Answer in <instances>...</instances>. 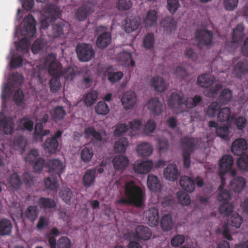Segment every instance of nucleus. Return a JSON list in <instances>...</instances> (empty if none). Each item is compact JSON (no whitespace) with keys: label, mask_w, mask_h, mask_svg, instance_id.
Returning a JSON list of instances; mask_svg holds the SVG:
<instances>
[{"label":"nucleus","mask_w":248,"mask_h":248,"mask_svg":"<svg viewBox=\"0 0 248 248\" xmlns=\"http://www.w3.org/2000/svg\"><path fill=\"white\" fill-rule=\"evenodd\" d=\"M46 167L48 172L52 176H56L59 178H61V175L65 170V166L63 163L56 159L49 160L46 164Z\"/></svg>","instance_id":"obj_8"},{"label":"nucleus","mask_w":248,"mask_h":248,"mask_svg":"<svg viewBox=\"0 0 248 248\" xmlns=\"http://www.w3.org/2000/svg\"><path fill=\"white\" fill-rule=\"evenodd\" d=\"M232 98V91L228 88H225L220 92L217 100L218 102L220 104L226 105L230 102Z\"/></svg>","instance_id":"obj_30"},{"label":"nucleus","mask_w":248,"mask_h":248,"mask_svg":"<svg viewBox=\"0 0 248 248\" xmlns=\"http://www.w3.org/2000/svg\"><path fill=\"white\" fill-rule=\"evenodd\" d=\"M215 80L214 76L203 74L198 77L197 84L202 88H208L213 84Z\"/></svg>","instance_id":"obj_21"},{"label":"nucleus","mask_w":248,"mask_h":248,"mask_svg":"<svg viewBox=\"0 0 248 248\" xmlns=\"http://www.w3.org/2000/svg\"><path fill=\"white\" fill-rule=\"evenodd\" d=\"M39 210L36 205H29L24 212L25 217L31 222H34L38 217Z\"/></svg>","instance_id":"obj_32"},{"label":"nucleus","mask_w":248,"mask_h":248,"mask_svg":"<svg viewBox=\"0 0 248 248\" xmlns=\"http://www.w3.org/2000/svg\"><path fill=\"white\" fill-rule=\"evenodd\" d=\"M46 17L41 21V28L46 29L50 23L59 18L61 16L60 9L55 4H48L44 9Z\"/></svg>","instance_id":"obj_3"},{"label":"nucleus","mask_w":248,"mask_h":248,"mask_svg":"<svg viewBox=\"0 0 248 248\" xmlns=\"http://www.w3.org/2000/svg\"><path fill=\"white\" fill-rule=\"evenodd\" d=\"M146 218L148 224L151 227L157 226L159 222L158 210L155 207H151L145 212Z\"/></svg>","instance_id":"obj_13"},{"label":"nucleus","mask_w":248,"mask_h":248,"mask_svg":"<svg viewBox=\"0 0 248 248\" xmlns=\"http://www.w3.org/2000/svg\"><path fill=\"white\" fill-rule=\"evenodd\" d=\"M220 106L219 103L217 101H214L209 106L207 111L206 114L210 117H215L220 109Z\"/></svg>","instance_id":"obj_52"},{"label":"nucleus","mask_w":248,"mask_h":248,"mask_svg":"<svg viewBox=\"0 0 248 248\" xmlns=\"http://www.w3.org/2000/svg\"><path fill=\"white\" fill-rule=\"evenodd\" d=\"M175 75L180 80H186L187 77L188 76L187 71L183 66H179L176 67L175 72Z\"/></svg>","instance_id":"obj_62"},{"label":"nucleus","mask_w":248,"mask_h":248,"mask_svg":"<svg viewBox=\"0 0 248 248\" xmlns=\"http://www.w3.org/2000/svg\"><path fill=\"white\" fill-rule=\"evenodd\" d=\"M155 42V39L154 33H148L144 38L143 46L147 49H151L154 46Z\"/></svg>","instance_id":"obj_57"},{"label":"nucleus","mask_w":248,"mask_h":248,"mask_svg":"<svg viewBox=\"0 0 248 248\" xmlns=\"http://www.w3.org/2000/svg\"><path fill=\"white\" fill-rule=\"evenodd\" d=\"M37 204L40 209L46 210L56 207L55 201L49 198L41 197L37 201Z\"/></svg>","instance_id":"obj_22"},{"label":"nucleus","mask_w":248,"mask_h":248,"mask_svg":"<svg viewBox=\"0 0 248 248\" xmlns=\"http://www.w3.org/2000/svg\"><path fill=\"white\" fill-rule=\"evenodd\" d=\"M160 226L164 231H169L172 229L173 222L171 215L168 214L162 217L160 221Z\"/></svg>","instance_id":"obj_36"},{"label":"nucleus","mask_w":248,"mask_h":248,"mask_svg":"<svg viewBox=\"0 0 248 248\" xmlns=\"http://www.w3.org/2000/svg\"><path fill=\"white\" fill-rule=\"evenodd\" d=\"M71 246L70 240L66 236H62L57 243L58 248H71Z\"/></svg>","instance_id":"obj_64"},{"label":"nucleus","mask_w":248,"mask_h":248,"mask_svg":"<svg viewBox=\"0 0 248 248\" xmlns=\"http://www.w3.org/2000/svg\"><path fill=\"white\" fill-rule=\"evenodd\" d=\"M148 108L155 115H159L162 111L163 105L156 98L150 99L147 104Z\"/></svg>","instance_id":"obj_19"},{"label":"nucleus","mask_w":248,"mask_h":248,"mask_svg":"<svg viewBox=\"0 0 248 248\" xmlns=\"http://www.w3.org/2000/svg\"><path fill=\"white\" fill-rule=\"evenodd\" d=\"M153 149L151 145L146 142L142 143L137 146V151L138 155L142 157H148L153 153Z\"/></svg>","instance_id":"obj_28"},{"label":"nucleus","mask_w":248,"mask_h":248,"mask_svg":"<svg viewBox=\"0 0 248 248\" xmlns=\"http://www.w3.org/2000/svg\"><path fill=\"white\" fill-rule=\"evenodd\" d=\"M128 159L123 155H117L113 159V164L115 169L123 170L128 166Z\"/></svg>","instance_id":"obj_27"},{"label":"nucleus","mask_w":248,"mask_h":248,"mask_svg":"<svg viewBox=\"0 0 248 248\" xmlns=\"http://www.w3.org/2000/svg\"><path fill=\"white\" fill-rule=\"evenodd\" d=\"M198 140L197 139L185 137L181 140V144L184 147L183 152L188 151L192 153L195 150Z\"/></svg>","instance_id":"obj_20"},{"label":"nucleus","mask_w":248,"mask_h":248,"mask_svg":"<svg viewBox=\"0 0 248 248\" xmlns=\"http://www.w3.org/2000/svg\"><path fill=\"white\" fill-rule=\"evenodd\" d=\"M212 31L204 29H198L195 32L196 40L198 46L201 48L204 46L211 45L213 41Z\"/></svg>","instance_id":"obj_6"},{"label":"nucleus","mask_w":248,"mask_h":248,"mask_svg":"<svg viewBox=\"0 0 248 248\" xmlns=\"http://www.w3.org/2000/svg\"><path fill=\"white\" fill-rule=\"evenodd\" d=\"M248 145L246 140L243 138L236 139L232 142L231 151L235 155H242L247 149Z\"/></svg>","instance_id":"obj_10"},{"label":"nucleus","mask_w":248,"mask_h":248,"mask_svg":"<svg viewBox=\"0 0 248 248\" xmlns=\"http://www.w3.org/2000/svg\"><path fill=\"white\" fill-rule=\"evenodd\" d=\"M238 168L243 170H248V155H241L237 161Z\"/></svg>","instance_id":"obj_56"},{"label":"nucleus","mask_w":248,"mask_h":248,"mask_svg":"<svg viewBox=\"0 0 248 248\" xmlns=\"http://www.w3.org/2000/svg\"><path fill=\"white\" fill-rule=\"evenodd\" d=\"M218 211L221 215L228 217L229 215L233 213V205L229 202H223L219 206Z\"/></svg>","instance_id":"obj_43"},{"label":"nucleus","mask_w":248,"mask_h":248,"mask_svg":"<svg viewBox=\"0 0 248 248\" xmlns=\"http://www.w3.org/2000/svg\"><path fill=\"white\" fill-rule=\"evenodd\" d=\"M164 175L168 180L174 181L177 180L179 175L177 166L174 164H169L164 170Z\"/></svg>","instance_id":"obj_15"},{"label":"nucleus","mask_w":248,"mask_h":248,"mask_svg":"<svg viewBox=\"0 0 248 248\" xmlns=\"http://www.w3.org/2000/svg\"><path fill=\"white\" fill-rule=\"evenodd\" d=\"M60 197L66 203L69 204L74 198L73 192L68 187L62 188L60 191Z\"/></svg>","instance_id":"obj_41"},{"label":"nucleus","mask_w":248,"mask_h":248,"mask_svg":"<svg viewBox=\"0 0 248 248\" xmlns=\"http://www.w3.org/2000/svg\"><path fill=\"white\" fill-rule=\"evenodd\" d=\"M76 51L78 60L84 62L91 60L94 56L95 54L92 46L87 44L78 45Z\"/></svg>","instance_id":"obj_5"},{"label":"nucleus","mask_w":248,"mask_h":248,"mask_svg":"<svg viewBox=\"0 0 248 248\" xmlns=\"http://www.w3.org/2000/svg\"><path fill=\"white\" fill-rule=\"evenodd\" d=\"M23 82V77L22 75L17 72L13 73L11 75V79L9 81V85L14 87L18 86Z\"/></svg>","instance_id":"obj_49"},{"label":"nucleus","mask_w":248,"mask_h":248,"mask_svg":"<svg viewBox=\"0 0 248 248\" xmlns=\"http://www.w3.org/2000/svg\"><path fill=\"white\" fill-rule=\"evenodd\" d=\"M60 77H54L49 81L50 91L53 93L57 92L61 87Z\"/></svg>","instance_id":"obj_58"},{"label":"nucleus","mask_w":248,"mask_h":248,"mask_svg":"<svg viewBox=\"0 0 248 248\" xmlns=\"http://www.w3.org/2000/svg\"><path fill=\"white\" fill-rule=\"evenodd\" d=\"M217 232L218 233H221L224 238L229 241L232 240V238L230 234V227L226 223L223 224L221 228H218Z\"/></svg>","instance_id":"obj_61"},{"label":"nucleus","mask_w":248,"mask_h":248,"mask_svg":"<svg viewBox=\"0 0 248 248\" xmlns=\"http://www.w3.org/2000/svg\"><path fill=\"white\" fill-rule=\"evenodd\" d=\"M136 95L134 92L128 91L123 96L121 101L125 109H129L133 107L136 102Z\"/></svg>","instance_id":"obj_12"},{"label":"nucleus","mask_w":248,"mask_h":248,"mask_svg":"<svg viewBox=\"0 0 248 248\" xmlns=\"http://www.w3.org/2000/svg\"><path fill=\"white\" fill-rule=\"evenodd\" d=\"M98 96V93L96 91L92 90L86 96L84 102L86 106H91L96 100Z\"/></svg>","instance_id":"obj_59"},{"label":"nucleus","mask_w":248,"mask_h":248,"mask_svg":"<svg viewBox=\"0 0 248 248\" xmlns=\"http://www.w3.org/2000/svg\"><path fill=\"white\" fill-rule=\"evenodd\" d=\"M14 126L15 124L11 117H4L0 120V129L2 130L6 135L12 134Z\"/></svg>","instance_id":"obj_16"},{"label":"nucleus","mask_w":248,"mask_h":248,"mask_svg":"<svg viewBox=\"0 0 248 248\" xmlns=\"http://www.w3.org/2000/svg\"><path fill=\"white\" fill-rule=\"evenodd\" d=\"M175 21L170 17H165L161 22V26L167 32L171 33L176 28Z\"/></svg>","instance_id":"obj_40"},{"label":"nucleus","mask_w":248,"mask_h":248,"mask_svg":"<svg viewBox=\"0 0 248 248\" xmlns=\"http://www.w3.org/2000/svg\"><path fill=\"white\" fill-rule=\"evenodd\" d=\"M153 162L152 160L146 161H137L133 164L135 172L139 174H145L149 172L152 169Z\"/></svg>","instance_id":"obj_11"},{"label":"nucleus","mask_w":248,"mask_h":248,"mask_svg":"<svg viewBox=\"0 0 248 248\" xmlns=\"http://www.w3.org/2000/svg\"><path fill=\"white\" fill-rule=\"evenodd\" d=\"M111 41V34L108 32H104L97 37L96 44L97 47L104 49L108 46Z\"/></svg>","instance_id":"obj_25"},{"label":"nucleus","mask_w":248,"mask_h":248,"mask_svg":"<svg viewBox=\"0 0 248 248\" xmlns=\"http://www.w3.org/2000/svg\"><path fill=\"white\" fill-rule=\"evenodd\" d=\"M64 24L58 22L53 25L52 34L54 38L60 37L63 34Z\"/></svg>","instance_id":"obj_53"},{"label":"nucleus","mask_w":248,"mask_h":248,"mask_svg":"<svg viewBox=\"0 0 248 248\" xmlns=\"http://www.w3.org/2000/svg\"><path fill=\"white\" fill-rule=\"evenodd\" d=\"M246 185V180L242 177L234 178L230 182V186L234 192L239 193L245 187Z\"/></svg>","instance_id":"obj_26"},{"label":"nucleus","mask_w":248,"mask_h":248,"mask_svg":"<svg viewBox=\"0 0 248 248\" xmlns=\"http://www.w3.org/2000/svg\"><path fill=\"white\" fill-rule=\"evenodd\" d=\"M93 155V153L92 150L87 147L83 148L81 152V159L85 163L89 162L92 158Z\"/></svg>","instance_id":"obj_63"},{"label":"nucleus","mask_w":248,"mask_h":248,"mask_svg":"<svg viewBox=\"0 0 248 248\" xmlns=\"http://www.w3.org/2000/svg\"><path fill=\"white\" fill-rule=\"evenodd\" d=\"M231 110L229 108L225 107L220 110L218 113L217 120L219 122H231L234 117L231 115Z\"/></svg>","instance_id":"obj_37"},{"label":"nucleus","mask_w":248,"mask_h":248,"mask_svg":"<svg viewBox=\"0 0 248 248\" xmlns=\"http://www.w3.org/2000/svg\"><path fill=\"white\" fill-rule=\"evenodd\" d=\"M33 125V122L26 117L20 119L18 121V128L21 130L31 131Z\"/></svg>","instance_id":"obj_34"},{"label":"nucleus","mask_w":248,"mask_h":248,"mask_svg":"<svg viewBox=\"0 0 248 248\" xmlns=\"http://www.w3.org/2000/svg\"><path fill=\"white\" fill-rule=\"evenodd\" d=\"M135 232L137 238L143 240H148L152 235V232L150 229L146 226L140 225L136 228Z\"/></svg>","instance_id":"obj_24"},{"label":"nucleus","mask_w":248,"mask_h":248,"mask_svg":"<svg viewBox=\"0 0 248 248\" xmlns=\"http://www.w3.org/2000/svg\"><path fill=\"white\" fill-rule=\"evenodd\" d=\"M128 145V140L126 138L120 139L115 142L114 150L116 153H124Z\"/></svg>","instance_id":"obj_45"},{"label":"nucleus","mask_w":248,"mask_h":248,"mask_svg":"<svg viewBox=\"0 0 248 248\" xmlns=\"http://www.w3.org/2000/svg\"><path fill=\"white\" fill-rule=\"evenodd\" d=\"M140 25V22L135 18H126L124 29L126 32L130 33L137 30Z\"/></svg>","instance_id":"obj_42"},{"label":"nucleus","mask_w":248,"mask_h":248,"mask_svg":"<svg viewBox=\"0 0 248 248\" xmlns=\"http://www.w3.org/2000/svg\"><path fill=\"white\" fill-rule=\"evenodd\" d=\"M96 113L99 115H106L109 112V109L108 105L103 101L98 103L95 107Z\"/></svg>","instance_id":"obj_54"},{"label":"nucleus","mask_w":248,"mask_h":248,"mask_svg":"<svg viewBox=\"0 0 248 248\" xmlns=\"http://www.w3.org/2000/svg\"><path fill=\"white\" fill-rule=\"evenodd\" d=\"M10 186L15 189L19 188L21 186V182L19 176L16 173L12 174L9 178Z\"/></svg>","instance_id":"obj_60"},{"label":"nucleus","mask_w":248,"mask_h":248,"mask_svg":"<svg viewBox=\"0 0 248 248\" xmlns=\"http://www.w3.org/2000/svg\"><path fill=\"white\" fill-rule=\"evenodd\" d=\"M85 133L88 137H92L93 142H101L103 140V137L100 132L97 131L93 127H89L85 129Z\"/></svg>","instance_id":"obj_38"},{"label":"nucleus","mask_w":248,"mask_h":248,"mask_svg":"<svg viewBox=\"0 0 248 248\" xmlns=\"http://www.w3.org/2000/svg\"><path fill=\"white\" fill-rule=\"evenodd\" d=\"M129 129L130 131V136H134L138 134L142 126V122L140 120L135 119L129 123Z\"/></svg>","instance_id":"obj_47"},{"label":"nucleus","mask_w":248,"mask_h":248,"mask_svg":"<svg viewBox=\"0 0 248 248\" xmlns=\"http://www.w3.org/2000/svg\"><path fill=\"white\" fill-rule=\"evenodd\" d=\"M152 86L157 92H163L166 88L164 79L158 76L152 78Z\"/></svg>","instance_id":"obj_35"},{"label":"nucleus","mask_w":248,"mask_h":248,"mask_svg":"<svg viewBox=\"0 0 248 248\" xmlns=\"http://www.w3.org/2000/svg\"><path fill=\"white\" fill-rule=\"evenodd\" d=\"M12 225L10 220L3 218L0 221V235H9L12 230Z\"/></svg>","instance_id":"obj_44"},{"label":"nucleus","mask_w":248,"mask_h":248,"mask_svg":"<svg viewBox=\"0 0 248 248\" xmlns=\"http://www.w3.org/2000/svg\"><path fill=\"white\" fill-rule=\"evenodd\" d=\"M52 176V177H48L45 180V188L47 190L51 191L57 190L59 187L58 177L56 176Z\"/></svg>","instance_id":"obj_39"},{"label":"nucleus","mask_w":248,"mask_h":248,"mask_svg":"<svg viewBox=\"0 0 248 248\" xmlns=\"http://www.w3.org/2000/svg\"><path fill=\"white\" fill-rule=\"evenodd\" d=\"M242 217L237 213H233L232 216L227 218L228 223L232 227L238 228L242 222Z\"/></svg>","instance_id":"obj_48"},{"label":"nucleus","mask_w":248,"mask_h":248,"mask_svg":"<svg viewBox=\"0 0 248 248\" xmlns=\"http://www.w3.org/2000/svg\"><path fill=\"white\" fill-rule=\"evenodd\" d=\"M120 60L123 62L126 65H130L131 66H135V62L132 59L131 54L127 51H124L119 54Z\"/></svg>","instance_id":"obj_50"},{"label":"nucleus","mask_w":248,"mask_h":248,"mask_svg":"<svg viewBox=\"0 0 248 248\" xmlns=\"http://www.w3.org/2000/svg\"><path fill=\"white\" fill-rule=\"evenodd\" d=\"M96 174L95 169H90L86 170L83 176V184L86 188H89L93 185Z\"/></svg>","instance_id":"obj_17"},{"label":"nucleus","mask_w":248,"mask_h":248,"mask_svg":"<svg viewBox=\"0 0 248 248\" xmlns=\"http://www.w3.org/2000/svg\"><path fill=\"white\" fill-rule=\"evenodd\" d=\"M232 157L229 155H223L220 160L219 168L220 172L224 173L230 171L233 165Z\"/></svg>","instance_id":"obj_14"},{"label":"nucleus","mask_w":248,"mask_h":248,"mask_svg":"<svg viewBox=\"0 0 248 248\" xmlns=\"http://www.w3.org/2000/svg\"><path fill=\"white\" fill-rule=\"evenodd\" d=\"M244 29L245 28L242 24H238L233 30L232 36V43H238L242 40L244 36Z\"/></svg>","instance_id":"obj_31"},{"label":"nucleus","mask_w":248,"mask_h":248,"mask_svg":"<svg viewBox=\"0 0 248 248\" xmlns=\"http://www.w3.org/2000/svg\"><path fill=\"white\" fill-rule=\"evenodd\" d=\"M157 20V15L155 10H151L148 11L146 16L144 20L146 27H150L155 26Z\"/></svg>","instance_id":"obj_33"},{"label":"nucleus","mask_w":248,"mask_h":248,"mask_svg":"<svg viewBox=\"0 0 248 248\" xmlns=\"http://www.w3.org/2000/svg\"><path fill=\"white\" fill-rule=\"evenodd\" d=\"M76 72L75 68L69 66L64 70L62 69L61 77H63L66 80H72L76 76Z\"/></svg>","instance_id":"obj_55"},{"label":"nucleus","mask_w":248,"mask_h":248,"mask_svg":"<svg viewBox=\"0 0 248 248\" xmlns=\"http://www.w3.org/2000/svg\"><path fill=\"white\" fill-rule=\"evenodd\" d=\"M124 187V196L117 200V202L122 205L141 207L145 200V193L143 190L133 181L126 182Z\"/></svg>","instance_id":"obj_1"},{"label":"nucleus","mask_w":248,"mask_h":248,"mask_svg":"<svg viewBox=\"0 0 248 248\" xmlns=\"http://www.w3.org/2000/svg\"><path fill=\"white\" fill-rule=\"evenodd\" d=\"M89 14V9L85 6L80 7L76 13L77 19L80 21L85 20Z\"/></svg>","instance_id":"obj_51"},{"label":"nucleus","mask_w":248,"mask_h":248,"mask_svg":"<svg viewBox=\"0 0 248 248\" xmlns=\"http://www.w3.org/2000/svg\"><path fill=\"white\" fill-rule=\"evenodd\" d=\"M179 183L181 187L186 192L191 193L195 189V182L193 179L187 176L181 177Z\"/></svg>","instance_id":"obj_18"},{"label":"nucleus","mask_w":248,"mask_h":248,"mask_svg":"<svg viewBox=\"0 0 248 248\" xmlns=\"http://www.w3.org/2000/svg\"><path fill=\"white\" fill-rule=\"evenodd\" d=\"M46 65H48V72L53 77H61L62 65L57 61L56 56L53 53L48 55L45 62Z\"/></svg>","instance_id":"obj_4"},{"label":"nucleus","mask_w":248,"mask_h":248,"mask_svg":"<svg viewBox=\"0 0 248 248\" xmlns=\"http://www.w3.org/2000/svg\"><path fill=\"white\" fill-rule=\"evenodd\" d=\"M50 113L52 119L55 122L62 120L66 114L63 107L59 106L53 108L50 110Z\"/></svg>","instance_id":"obj_23"},{"label":"nucleus","mask_w":248,"mask_h":248,"mask_svg":"<svg viewBox=\"0 0 248 248\" xmlns=\"http://www.w3.org/2000/svg\"><path fill=\"white\" fill-rule=\"evenodd\" d=\"M248 71V65L246 61H239L234 67V72L237 77L245 74Z\"/></svg>","instance_id":"obj_46"},{"label":"nucleus","mask_w":248,"mask_h":248,"mask_svg":"<svg viewBox=\"0 0 248 248\" xmlns=\"http://www.w3.org/2000/svg\"><path fill=\"white\" fill-rule=\"evenodd\" d=\"M202 101V98L199 95H195L192 99L185 97L182 93L176 92H172L168 100L169 107L171 109H181L185 106L187 108L196 107Z\"/></svg>","instance_id":"obj_2"},{"label":"nucleus","mask_w":248,"mask_h":248,"mask_svg":"<svg viewBox=\"0 0 248 248\" xmlns=\"http://www.w3.org/2000/svg\"><path fill=\"white\" fill-rule=\"evenodd\" d=\"M147 186L148 188L154 192L159 191L161 187V185L158 177L152 174L148 175Z\"/></svg>","instance_id":"obj_29"},{"label":"nucleus","mask_w":248,"mask_h":248,"mask_svg":"<svg viewBox=\"0 0 248 248\" xmlns=\"http://www.w3.org/2000/svg\"><path fill=\"white\" fill-rule=\"evenodd\" d=\"M36 22L31 14H29L24 19V31L26 35L30 37H33L36 34Z\"/></svg>","instance_id":"obj_9"},{"label":"nucleus","mask_w":248,"mask_h":248,"mask_svg":"<svg viewBox=\"0 0 248 248\" xmlns=\"http://www.w3.org/2000/svg\"><path fill=\"white\" fill-rule=\"evenodd\" d=\"M62 135V132L58 130L52 137L47 138L43 145L45 151L49 154L55 153L59 146L58 140L61 139Z\"/></svg>","instance_id":"obj_7"}]
</instances>
